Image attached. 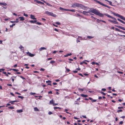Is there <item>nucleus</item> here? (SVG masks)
Listing matches in <instances>:
<instances>
[{
	"label": "nucleus",
	"instance_id": "obj_10",
	"mask_svg": "<svg viewBox=\"0 0 125 125\" xmlns=\"http://www.w3.org/2000/svg\"><path fill=\"white\" fill-rule=\"evenodd\" d=\"M7 5V4L3 2H0V5L2 6L3 5L6 6Z\"/></svg>",
	"mask_w": 125,
	"mask_h": 125
},
{
	"label": "nucleus",
	"instance_id": "obj_7",
	"mask_svg": "<svg viewBox=\"0 0 125 125\" xmlns=\"http://www.w3.org/2000/svg\"><path fill=\"white\" fill-rule=\"evenodd\" d=\"M94 1L95 2H96L98 3L99 4L101 5L102 6H103L104 4L102 3V2H100V1H98L97 0H94Z\"/></svg>",
	"mask_w": 125,
	"mask_h": 125
},
{
	"label": "nucleus",
	"instance_id": "obj_27",
	"mask_svg": "<svg viewBox=\"0 0 125 125\" xmlns=\"http://www.w3.org/2000/svg\"><path fill=\"white\" fill-rule=\"evenodd\" d=\"M19 21H10V22L12 23H13L14 22L17 23Z\"/></svg>",
	"mask_w": 125,
	"mask_h": 125
},
{
	"label": "nucleus",
	"instance_id": "obj_14",
	"mask_svg": "<svg viewBox=\"0 0 125 125\" xmlns=\"http://www.w3.org/2000/svg\"><path fill=\"white\" fill-rule=\"evenodd\" d=\"M19 101H10L9 102V103H11V104H14V103H13V102H17Z\"/></svg>",
	"mask_w": 125,
	"mask_h": 125
},
{
	"label": "nucleus",
	"instance_id": "obj_44",
	"mask_svg": "<svg viewBox=\"0 0 125 125\" xmlns=\"http://www.w3.org/2000/svg\"><path fill=\"white\" fill-rule=\"evenodd\" d=\"M106 89L105 88H102V90L103 91L105 92L106 91Z\"/></svg>",
	"mask_w": 125,
	"mask_h": 125
},
{
	"label": "nucleus",
	"instance_id": "obj_2",
	"mask_svg": "<svg viewBox=\"0 0 125 125\" xmlns=\"http://www.w3.org/2000/svg\"><path fill=\"white\" fill-rule=\"evenodd\" d=\"M45 12L46 14L49 15L51 16L54 17H56V15L53 13L50 12L48 11H46Z\"/></svg>",
	"mask_w": 125,
	"mask_h": 125
},
{
	"label": "nucleus",
	"instance_id": "obj_23",
	"mask_svg": "<svg viewBox=\"0 0 125 125\" xmlns=\"http://www.w3.org/2000/svg\"><path fill=\"white\" fill-rule=\"evenodd\" d=\"M54 109H59L61 110V108H60L59 107H54Z\"/></svg>",
	"mask_w": 125,
	"mask_h": 125
},
{
	"label": "nucleus",
	"instance_id": "obj_47",
	"mask_svg": "<svg viewBox=\"0 0 125 125\" xmlns=\"http://www.w3.org/2000/svg\"><path fill=\"white\" fill-rule=\"evenodd\" d=\"M117 73H121V74H123V72H120V71H117Z\"/></svg>",
	"mask_w": 125,
	"mask_h": 125
},
{
	"label": "nucleus",
	"instance_id": "obj_61",
	"mask_svg": "<svg viewBox=\"0 0 125 125\" xmlns=\"http://www.w3.org/2000/svg\"><path fill=\"white\" fill-rule=\"evenodd\" d=\"M15 93L16 94H18V95H21V94H20V93H18V92H16Z\"/></svg>",
	"mask_w": 125,
	"mask_h": 125
},
{
	"label": "nucleus",
	"instance_id": "obj_26",
	"mask_svg": "<svg viewBox=\"0 0 125 125\" xmlns=\"http://www.w3.org/2000/svg\"><path fill=\"white\" fill-rule=\"evenodd\" d=\"M102 20H99L98 19H97L96 20V21L98 23H99L100 21H101Z\"/></svg>",
	"mask_w": 125,
	"mask_h": 125
},
{
	"label": "nucleus",
	"instance_id": "obj_46",
	"mask_svg": "<svg viewBox=\"0 0 125 125\" xmlns=\"http://www.w3.org/2000/svg\"><path fill=\"white\" fill-rule=\"evenodd\" d=\"M78 75L81 76L82 77H83V75L81 73H79L78 74Z\"/></svg>",
	"mask_w": 125,
	"mask_h": 125
},
{
	"label": "nucleus",
	"instance_id": "obj_45",
	"mask_svg": "<svg viewBox=\"0 0 125 125\" xmlns=\"http://www.w3.org/2000/svg\"><path fill=\"white\" fill-rule=\"evenodd\" d=\"M123 123V122L122 121H120L119 123V124L121 125Z\"/></svg>",
	"mask_w": 125,
	"mask_h": 125
},
{
	"label": "nucleus",
	"instance_id": "obj_9",
	"mask_svg": "<svg viewBox=\"0 0 125 125\" xmlns=\"http://www.w3.org/2000/svg\"><path fill=\"white\" fill-rule=\"evenodd\" d=\"M81 7L82 8V9H83L85 10H87V7H85L83 5H82V6H81Z\"/></svg>",
	"mask_w": 125,
	"mask_h": 125
},
{
	"label": "nucleus",
	"instance_id": "obj_20",
	"mask_svg": "<svg viewBox=\"0 0 125 125\" xmlns=\"http://www.w3.org/2000/svg\"><path fill=\"white\" fill-rule=\"evenodd\" d=\"M45 3L46 4L48 5L50 7H52V5L51 4H50L49 3L45 1Z\"/></svg>",
	"mask_w": 125,
	"mask_h": 125
},
{
	"label": "nucleus",
	"instance_id": "obj_60",
	"mask_svg": "<svg viewBox=\"0 0 125 125\" xmlns=\"http://www.w3.org/2000/svg\"><path fill=\"white\" fill-rule=\"evenodd\" d=\"M72 53H68V54H67V56H68L71 55H72Z\"/></svg>",
	"mask_w": 125,
	"mask_h": 125
},
{
	"label": "nucleus",
	"instance_id": "obj_56",
	"mask_svg": "<svg viewBox=\"0 0 125 125\" xmlns=\"http://www.w3.org/2000/svg\"><path fill=\"white\" fill-rule=\"evenodd\" d=\"M123 108V107H118V109H122Z\"/></svg>",
	"mask_w": 125,
	"mask_h": 125
},
{
	"label": "nucleus",
	"instance_id": "obj_54",
	"mask_svg": "<svg viewBox=\"0 0 125 125\" xmlns=\"http://www.w3.org/2000/svg\"><path fill=\"white\" fill-rule=\"evenodd\" d=\"M83 75L85 76H88L89 75V74H86L85 73H83Z\"/></svg>",
	"mask_w": 125,
	"mask_h": 125
},
{
	"label": "nucleus",
	"instance_id": "obj_17",
	"mask_svg": "<svg viewBox=\"0 0 125 125\" xmlns=\"http://www.w3.org/2000/svg\"><path fill=\"white\" fill-rule=\"evenodd\" d=\"M23 112V110L22 109H20L17 110V112L18 113H20L22 112Z\"/></svg>",
	"mask_w": 125,
	"mask_h": 125
},
{
	"label": "nucleus",
	"instance_id": "obj_41",
	"mask_svg": "<svg viewBox=\"0 0 125 125\" xmlns=\"http://www.w3.org/2000/svg\"><path fill=\"white\" fill-rule=\"evenodd\" d=\"M96 100H95V99L92 100L91 101L92 102H96Z\"/></svg>",
	"mask_w": 125,
	"mask_h": 125
},
{
	"label": "nucleus",
	"instance_id": "obj_49",
	"mask_svg": "<svg viewBox=\"0 0 125 125\" xmlns=\"http://www.w3.org/2000/svg\"><path fill=\"white\" fill-rule=\"evenodd\" d=\"M24 15L26 17H27L28 16V15L27 14H25V13H24Z\"/></svg>",
	"mask_w": 125,
	"mask_h": 125
},
{
	"label": "nucleus",
	"instance_id": "obj_43",
	"mask_svg": "<svg viewBox=\"0 0 125 125\" xmlns=\"http://www.w3.org/2000/svg\"><path fill=\"white\" fill-rule=\"evenodd\" d=\"M70 11L73 12H75V10L74 9L70 10Z\"/></svg>",
	"mask_w": 125,
	"mask_h": 125
},
{
	"label": "nucleus",
	"instance_id": "obj_6",
	"mask_svg": "<svg viewBox=\"0 0 125 125\" xmlns=\"http://www.w3.org/2000/svg\"><path fill=\"white\" fill-rule=\"evenodd\" d=\"M26 53L28 55L31 57H33L35 55L34 54H31V53L30 52H26Z\"/></svg>",
	"mask_w": 125,
	"mask_h": 125
},
{
	"label": "nucleus",
	"instance_id": "obj_22",
	"mask_svg": "<svg viewBox=\"0 0 125 125\" xmlns=\"http://www.w3.org/2000/svg\"><path fill=\"white\" fill-rule=\"evenodd\" d=\"M34 1L35 2H36V3H38V4H39L40 3V2L41 1H39V0H34Z\"/></svg>",
	"mask_w": 125,
	"mask_h": 125
},
{
	"label": "nucleus",
	"instance_id": "obj_1",
	"mask_svg": "<svg viewBox=\"0 0 125 125\" xmlns=\"http://www.w3.org/2000/svg\"><path fill=\"white\" fill-rule=\"evenodd\" d=\"M87 13L92 12L94 14L100 16V17H103L104 14L99 12L97 10L95 9H93L92 10H89L88 11H86Z\"/></svg>",
	"mask_w": 125,
	"mask_h": 125
},
{
	"label": "nucleus",
	"instance_id": "obj_8",
	"mask_svg": "<svg viewBox=\"0 0 125 125\" xmlns=\"http://www.w3.org/2000/svg\"><path fill=\"white\" fill-rule=\"evenodd\" d=\"M116 26L118 27V28L121 29L123 30H125V28L124 27H123L120 26Z\"/></svg>",
	"mask_w": 125,
	"mask_h": 125
},
{
	"label": "nucleus",
	"instance_id": "obj_38",
	"mask_svg": "<svg viewBox=\"0 0 125 125\" xmlns=\"http://www.w3.org/2000/svg\"><path fill=\"white\" fill-rule=\"evenodd\" d=\"M122 110H119L117 111V112L118 113H119L120 112H122Z\"/></svg>",
	"mask_w": 125,
	"mask_h": 125
},
{
	"label": "nucleus",
	"instance_id": "obj_29",
	"mask_svg": "<svg viewBox=\"0 0 125 125\" xmlns=\"http://www.w3.org/2000/svg\"><path fill=\"white\" fill-rule=\"evenodd\" d=\"M50 103L51 104H53V100H51L50 102Z\"/></svg>",
	"mask_w": 125,
	"mask_h": 125
},
{
	"label": "nucleus",
	"instance_id": "obj_63",
	"mask_svg": "<svg viewBox=\"0 0 125 125\" xmlns=\"http://www.w3.org/2000/svg\"><path fill=\"white\" fill-rule=\"evenodd\" d=\"M10 94L11 95H12L13 96H14V95L12 93H11V92L10 93Z\"/></svg>",
	"mask_w": 125,
	"mask_h": 125
},
{
	"label": "nucleus",
	"instance_id": "obj_25",
	"mask_svg": "<svg viewBox=\"0 0 125 125\" xmlns=\"http://www.w3.org/2000/svg\"><path fill=\"white\" fill-rule=\"evenodd\" d=\"M93 37H93L90 36H87V38L89 39H91L92 38H93Z\"/></svg>",
	"mask_w": 125,
	"mask_h": 125
},
{
	"label": "nucleus",
	"instance_id": "obj_50",
	"mask_svg": "<svg viewBox=\"0 0 125 125\" xmlns=\"http://www.w3.org/2000/svg\"><path fill=\"white\" fill-rule=\"evenodd\" d=\"M46 82L47 83H51V81H50L48 80V81H46Z\"/></svg>",
	"mask_w": 125,
	"mask_h": 125
},
{
	"label": "nucleus",
	"instance_id": "obj_64",
	"mask_svg": "<svg viewBox=\"0 0 125 125\" xmlns=\"http://www.w3.org/2000/svg\"><path fill=\"white\" fill-rule=\"evenodd\" d=\"M66 70H67V71L68 72H69L70 71V70L68 69H67Z\"/></svg>",
	"mask_w": 125,
	"mask_h": 125
},
{
	"label": "nucleus",
	"instance_id": "obj_62",
	"mask_svg": "<svg viewBox=\"0 0 125 125\" xmlns=\"http://www.w3.org/2000/svg\"><path fill=\"white\" fill-rule=\"evenodd\" d=\"M48 94H52V91H50L48 92Z\"/></svg>",
	"mask_w": 125,
	"mask_h": 125
},
{
	"label": "nucleus",
	"instance_id": "obj_34",
	"mask_svg": "<svg viewBox=\"0 0 125 125\" xmlns=\"http://www.w3.org/2000/svg\"><path fill=\"white\" fill-rule=\"evenodd\" d=\"M15 24H12L11 25H10V28L12 27L13 26H15Z\"/></svg>",
	"mask_w": 125,
	"mask_h": 125
},
{
	"label": "nucleus",
	"instance_id": "obj_55",
	"mask_svg": "<svg viewBox=\"0 0 125 125\" xmlns=\"http://www.w3.org/2000/svg\"><path fill=\"white\" fill-rule=\"evenodd\" d=\"M52 114V113L50 111L48 112V114L49 115H51Z\"/></svg>",
	"mask_w": 125,
	"mask_h": 125
},
{
	"label": "nucleus",
	"instance_id": "obj_12",
	"mask_svg": "<svg viewBox=\"0 0 125 125\" xmlns=\"http://www.w3.org/2000/svg\"><path fill=\"white\" fill-rule=\"evenodd\" d=\"M81 96H82V97H86L88 96V95H85L83 94H81Z\"/></svg>",
	"mask_w": 125,
	"mask_h": 125
},
{
	"label": "nucleus",
	"instance_id": "obj_33",
	"mask_svg": "<svg viewBox=\"0 0 125 125\" xmlns=\"http://www.w3.org/2000/svg\"><path fill=\"white\" fill-rule=\"evenodd\" d=\"M78 89L79 90H81L82 91H83L84 90V88H83V89H81L80 88H78Z\"/></svg>",
	"mask_w": 125,
	"mask_h": 125
},
{
	"label": "nucleus",
	"instance_id": "obj_51",
	"mask_svg": "<svg viewBox=\"0 0 125 125\" xmlns=\"http://www.w3.org/2000/svg\"><path fill=\"white\" fill-rule=\"evenodd\" d=\"M7 85L8 86H12V85L11 84H7Z\"/></svg>",
	"mask_w": 125,
	"mask_h": 125
},
{
	"label": "nucleus",
	"instance_id": "obj_30",
	"mask_svg": "<svg viewBox=\"0 0 125 125\" xmlns=\"http://www.w3.org/2000/svg\"><path fill=\"white\" fill-rule=\"evenodd\" d=\"M55 62V61L53 60H52L51 61L50 63H52L53 64Z\"/></svg>",
	"mask_w": 125,
	"mask_h": 125
},
{
	"label": "nucleus",
	"instance_id": "obj_59",
	"mask_svg": "<svg viewBox=\"0 0 125 125\" xmlns=\"http://www.w3.org/2000/svg\"><path fill=\"white\" fill-rule=\"evenodd\" d=\"M7 105L6 106L7 107V106H10V104L8 103L6 104Z\"/></svg>",
	"mask_w": 125,
	"mask_h": 125
},
{
	"label": "nucleus",
	"instance_id": "obj_3",
	"mask_svg": "<svg viewBox=\"0 0 125 125\" xmlns=\"http://www.w3.org/2000/svg\"><path fill=\"white\" fill-rule=\"evenodd\" d=\"M112 13L114 14V15L120 18L122 20L123 19V18H124V17L121 15H120L118 14L115 13L113 12H112Z\"/></svg>",
	"mask_w": 125,
	"mask_h": 125
},
{
	"label": "nucleus",
	"instance_id": "obj_24",
	"mask_svg": "<svg viewBox=\"0 0 125 125\" xmlns=\"http://www.w3.org/2000/svg\"><path fill=\"white\" fill-rule=\"evenodd\" d=\"M11 70H12L16 72L19 71V70L18 69H11Z\"/></svg>",
	"mask_w": 125,
	"mask_h": 125
},
{
	"label": "nucleus",
	"instance_id": "obj_58",
	"mask_svg": "<svg viewBox=\"0 0 125 125\" xmlns=\"http://www.w3.org/2000/svg\"><path fill=\"white\" fill-rule=\"evenodd\" d=\"M78 72V71H73V72L74 73H77Z\"/></svg>",
	"mask_w": 125,
	"mask_h": 125
},
{
	"label": "nucleus",
	"instance_id": "obj_40",
	"mask_svg": "<svg viewBox=\"0 0 125 125\" xmlns=\"http://www.w3.org/2000/svg\"><path fill=\"white\" fill-rule=\"evenodd\" d=\"M108 2L109 3V4L110 5H111L112 6V2L108 0Z\"/></svg>",
	"mask_w": 125,
	"mask_h": 125
},
{
	"label": "nucleus",
	"instance_id": "obj_31",
	"mask_svg": "<svg viewBox=\"0 0 125 125\" xmlns=\"http://www.w3.org/2000/svg\"><path fill=\"white\" fill-rule=\"evenodd\" d=\"M18 97L19 98H21L22 99H23L24 98V97H23L22 96H18Z\"/></svg>",
	"mask_w": 125,
	"mask_h": 125
},
{
	"label": "nucleus",
	"instance_id": "obj_57",
	"mask_svg": "<svg viewBox=\"0 0 125 125\" xmlns=\"http://www.w3.org/2000/svg\"><path fill=\"white\" fill-rule=\"evenodd\" d=\"M96 62H92V64L93 65L94 64H95Z\"/></svg>",
	"mask_w": 125,
	"mask_h": 125
},
{
	"label": "nucleus",
	"instance_id": "obj_19",
	"mask_svg": "<svg viewBox=\"0 0 125 125\" xmlns=\"http://www.w3.org/2000/svg\"><path fill=\"white\" fill-rule=\"evenodd\" d=\"M37 21L36 20H35L34 21H33V20L30 21V22L31 23H35Z\"/></svg>",
	"mask_w": 125,
	"mask_h": 125
},
{
	"label": "nucleus",
	"instance_id": "obj_4",
	"mask_svg": "<svg viewBox=\"0 0 125 125\" xmlns=\"http://www.w3.org/2000/svg\"><path fill=\"white\" fill-rule=\"evenodd\" d=\"M82 5L80 4L79 3H75L73 4L72 5V7H81V6H82Z\"/></svg>",
	"mask_w": 125,
	"mask_h": 125
},
{
	"label": "nucleus",
	"instance_id": "obj_18",
	"mask_svg": "<svg viewBox=\"0 0 125 125\" xmlns=\"http://www.w3.org/2000/svg\"><path fill=\"white\" fill-rule=\"evenodd\" d=\"M82 13H83V14L84 15H89L88 14H87L86 13V11H83V12H82Z\"/></svg>",
	"mask_w": 125,
	"mask_h": 125
},
{
	"label": "nucleus",
	"instance_id": "obj_52",
	"mask_svg": "<svg viewBox=\"0 0 125 125\" xmlns=\"http://www.w3.org/2000/svg\"><path fill=\"white\" fill-rule=\"evenodd\" d=\"M59 9H60V10H63L64 9V8H61V7H60V8Z\"/></svg>",
	"mask_w": 125,
	"mask_h": 125
},
{
	"label": "nucleus",
	"instance_id": "obj_37",
	"mask_svg": "<svg viewBox=\"0 0 125 125\" xmlns=\"http://www.w3.org/2000/svg\"><path fill=\"white\" fill-rule=\"evenodd\" d=\"M101 93L103 94L104 95H106V94L104 93L103 92H100Z\"/></svg>",
	"mask_w": 125,
	"mask_h": 125
},
{
	"label": "nucleus",
	"instance_id": "obj_15",
	"mask_svg": "<svg viewBox=\"0 0 125 125\" xmlns=\"http://www.w3.org/2000/svg\"><path fill=\"white\" fill-rule=\"evenodd\" d=\"M117 20L118 21H120V22H121L122 23L125 24V22H124V21H122V20H120L119 19H117Z\"/></svg>",
	"mask_w": 125,
	"mask_h": 125
},
{
	"label": "nucleus",
	"instance_id": "obj_35",
	"mask_svg": "<svg viewBox=\"0 0 125 125\" xmlns=\"http://www.w3.org/2000/svg\"><path fill=\"white\" fill-rule=\"evenodd\" d=\"M103 6H105V7H106L108 8H110L109 6H108L107 5H105L104 4V5Z\"/></svg>",
	"mask_w": 125,
	"mask_h": 125
},
{
	"label": "nucleus",
	"instance_id": "obj_21",
	"mask_svg": "<svg viewBox=\"0 0 125 125\" xmlns=\"http://www.w3.org/2000/svg\"><path fill=\"white\" fill-rule=\"evenodd\" d=\"M34 110L35 111H39L37 107L34 108Z\"/></svg>",
	"mask_w": 125,
	"mask_h": 125
},
{
	"label": "nucleus",
	"instance_id": "obj_13",
	"mask_svg": "<svg viewBox=\"0 0 125 125\" xmlns=\"http://www.w3.org/2000/svg\"><path fill=\"white\" fill-rule=\"evenodd\" d=\"M46 48H45L44 47H41L39 49V50L41 51H42V50H46Z\"/></svg>",
	"mask_w": 125,
	"mask_h": 125
},
{
	"label": "nucleus",
	"instance_id": "obj_11",
	"mask_svg": "<svg viewBox=\"0 0 125 125\" xmlns=\"http://www.w3.org/2000/svg\"><path fill=\"white\" fill-rule=\"evenodd\" d=\"M35 16L34 15H31V18L32 19H36L34 17Z\"/></svg>",
	"mask_w": 125,
	"mask_h": 125
},
{
	"label": "nucleus",
	"instance_id": "obj_39",
	"mask_svg": "<svg viewBox=\"0 0 125 125\" xmlns=\"http://www.w3.org/2000/svg\"><path fill=\"white\" fill-rule=\"evenodd\" d=\"M55 23L56 24H57L58 25H59L60 24V22H56Z\"/></svg>",
	"mask_w": 125,
	"mask_h": 125
},
{
	"label": "nucleus",
	"instance_id": "obj_36",
	"mask_svg": "<svg viewBox=\"0 0 125 125\" xmlns=\"http://www.w3.org/2000/svg\"><path fill=\"white\" fill-rule=\"evenodd\" d=\"M36 94L35 93H33L32 92H31L30 93V94L31 95H33L35 94Z\"/></svg>",
	"mask_w": 125,
	"mask_h": 125
},
{
	"label": "nucleus",
	"instance_id": "obj_42",
	"mask_svg": "<svg viewBox=\"0 0 125 125\" xmlns=\"http://www.w3.org/2000/svg\"><path fill=\"white\" fill-rule=\"evenodd\" d=\"M18 76H20L21 78H22V79H25V78H24L22 76H20V75H18Z\"/></svg>",
	"mask_w": 125,
	"mask_h": 125
},
{
	"label": "nucleus",
	"instance_id": "obj_5",
	"mask_svg": "<svg viewBox=\"0 0 125 125\" xmlns=\"http://www.w3.org/2000/svg\"><path fill=\"white\" fill-rule=\"evenodd\" d=\"M109 21H110L111 22L113 23L114 24H118V23L117 21V20L113 21L110 20H108Z\"/></svg>",
	"mask_w": 125,
	"mask_h": 125
},
{
	"label": "nucleus",
	"instance_id": "obj_53",
	"mask_svg": "<svg viewBox=\"0 0 125 125\" xmlns=\"http://www.w3.org/2000/svg\"><path fill=\"white\" fill-rule=\"evenodd\" d=\"M36 24H39V25H41L42 23H40V22H37L36 23Z\"/></svg>",
	"mask_w": 125,
	"mask_h": 125
},
{
	"label": "nucleus",
	"instance_id": "obj_32",
	"mask_svg": "<svg viewBox=\"0 0 125 125\" xmlns=\"http://www.w3.org/2000/svg\"><path fill=\"white\" fill-rule=\"evenodd\" d=\"M8 108L11 109H13L14 108V107L13 106L9 107Z\"/></svg>",
	"mask_w": 125,
	"mask_h": 125
},
{
	"label": "nucleus",
	"instance_id": "obj_28",
	"mask_svg": "<svg viewBox=\"0 0 125 125\" xmlns=\"http://www.w3.org/2000/svg\"><path fill=\"white\" fill-rule=\"evenodd\" d=\"M115 29L116 31H118L120 32H121V30H120V29H119L117 28H115Z\"/></svg>",
	"mask_w": 125,
	"mask_h": 125
},
{
	"label": "nucleus",
	"instance_id": "obj_48",
	"mask_svg": "<svg viewBox=\"0 0 125 125\" xmlns=\"http://www.w3.org/2000/svg\"><path fill=\"white\" fill-rule=\"evenodd\" d=\"M44 70H45V69H43V68H41L40 69V70L41 71H44Z\"/></svg>",
	"mask_w": 125,
	"mask_h": 125
},
{
	"label": "nucleus",
	"instance_id": "obj_16",
	"mask_svg": "<svg viewBox=\"0 0 125 125\" xmlns=\"http://www.w3.org/2000/svg\"><path fill=\"white\" fill-rule=\"evenodd\" d=\"M19 18H20V21H22L24 20V19L23 17H19Z\"/></svg>",
	"mask_w": 125,
	"mask_h": 125
}]
</instances>
